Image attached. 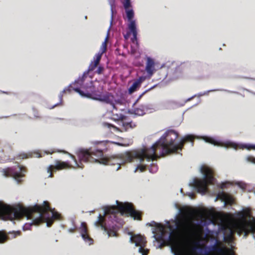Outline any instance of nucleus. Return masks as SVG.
<instances>
[{
  "label": "nucleus",
  "mask_w": 255,
  "mask_h": 255,
  "mask_svg": "<svg viewBox=\"0 0 255 255\" xmlns=\"http://www.w3.org/2000/svg\"><path fill=\"white\" fill-rule=\"evenodd\" d=\"M95 57L96 59L94 60V63H92L89 66V71L93 70L99 64L102 57V53H100V52H99L95 55Z\"/></svg>",
  "instance_id": "14"
},
{
  "label": "nucleus",
  "mask_w": 255,
  "mask_h": 255,
  "mask_svg": "<svg viewBox=\"0 0 255 255\" xmlns=\"http://www.w3.org/2000/svg\"><path fill=\"white\" fill-rule=\"evenodd\" d=\"M108 35L105 38V41L102 43V46L101 47V52L100 53H102V55L105 52L106 50V42L108 39Z\"/></svg>",
  "instance_id": "21"
},
{
  "label": "nucleus",
  "mask_w": 255,
  "mask_h": 255,
  "mask_svg": "<svg viewBox=\"0 0 255 255\" xmlns=\"http://www.w3.org/2000/svg\"><path fill=\"white\" fill-rule=\"evenodd\" d=\"M129 242L132 246V249L137 255H147L149 250L145 248L146 241L145 238L138 234L128 233Z\"/></svg>",
  "instance_id": "5"
},
{
  "label": "nucleus",
  "mask_w": 255,
  "mask_h": 255,
  "mask_svg": "<svg viewBox=\"0 0 255 255\" xmlns=\"http://www.w3.org/2000/svg\"><path fill=\"white\" fill-rule=\"evenodd\" d=\"M238 186L240 188H241L242 189H244L245 187H246V184L244 182H238L237 183H236Z\"/></svg>",
  "instance_id": "26"
},
{
  "label": "nucleus",
  "mask_w": 255,
  "mask_h": 255,
  "mask_svg": "<svg viewBox=\"0 0 255 255\" xmlns=\"http://www.w3.org/2000/svg\"><path fill=\"white\" fill-rule=\"evenodd\" d=\"M62 96H63V94L60 93L59 95V99H60V102L62 100Z\"/></svg>",
  "instance_id": "33"
},
{
  "label": "nucleus",
  "mask_w": 255,
  "mask_h": 255,
  "mask_svg": "<svg viewBox=\"0 0 255 255\" xmlns=\"http://www.w3.org/2000/svg\"><path fill=\"white\" fill-rule=\"evenodd\" d=\"M90 87H92L93 88L94 87V86H93V82L91 81V86H90Z\"/></svg>",
  "instance_id": "39"
},
{
  "label": "nucleus",
  "mask_w": 255,
  "mask_h": 255,
  "mask_svg": "<svg viewBox=\"0 0 255 255\" xmlns=\"http://www.w3.org/2000/svg\"><path fill=\"white\" fill-rule=\"evenodd\" d=\"M123 5L125 10L130 9V7L131 6L130 0H125L123 2Z\"/></svg>",
  "instance_id": "20"
},
{
  "label": "nucleus",
  "mask_w": 255,
  "mask_h": 255,
  "mask_svg": "<svg viewBox=\"0 0 255 255\" xmlns=\"http://www.w3.org/2000/svg\"><path fill=\"white\" fill-rule=\"evenodd\" d=\"M200 138L203 139L206 142L212 144L214 146L223 147L225 148H232L235 149L240 148L242 149H246L249 150L251 149L255 150V144H254L236 143L231 140L223 141L206 136H202Z\"/></svg>",
  "instance_id": "4"
},
{
  "label": "nucleus",
  "mask_w": 255,
  "mask_h": 255,
  "mask_svg": "<svg viewBox=\"0 0 255 255\" xmlns=\"http://www.w3.org/2000/svg\"><path fill=\"white\" fill-rule=\"evenodd\" d=\"M85 73L83 74V75L81 77H79V78L78 79V81L81 80V82L83 83L85 80Z\"/></svg>",
  "instance_id": "28"
},
{
  "label": "nucleus",
  "mask_w": 255,
  "mask_h": 255,
  "mask_svg": "<svg viewBox=\"0 0 255 255\" xmlns=\"http://www.w3.org/2000/svg\"><path fill=\"white\" fill-rule=\"evenodd\" d=\"M218 200H220L223 202L224 206H225L227 204H232L234 203V199L233 197L223 191L219 192L218 193L216 197L215 198L214 201H217Z\"/></svg>",
  "instance_id": "11"
},
{
  "label": "nucleus",
  "mask_w": 255,
  "mask_h": 255,
  "mask_svg": "<svg viewBox=\"0 0 255 255\" xmlns=\"http://www.w3.org/2000/svg\"><path fill=\"white\" fill-rule=\"evenodd\" d=\"M118 145H123L122 144H121V143H116Z\"/></svg>",
  "instance_id": "40"
},
{
  "label": "nucleus",
  "mask_w": 255,
  "mask_h": 255,
  "mask_svg": "<svg viewBox=\"0 0 255 255\" xmlns=\"http://www.w3.org/2000/svg\"><path fill=\"white\" fill-rule=\"evenodd\" d=\"M103 126L105 127H107L108 128H113L116 131H119V128L116 127L115 126H114V125L111 124H109V123H103Z\"/></svg>",
  "instance_id": "22"
},
{
  "label": "nucleus",
  "mask_w": 255,
  "mask_h": 255,
  "mask_svg": "<svg viewBox=\"0 0 255 255\" xmlns=\"http://www.w3.org/2000/svg\"><path fill=\"white\" fill-rule=\"evenodd\" d=\"M178 133L174 130H169L165 132L162 136L149 148L144 147L138 150L125 153L111 156L110 158L102 157L103 152L100 150L90 151L89 149H81L77 152V155L80 160L87 162L94 161L104 165H115L118 167V171L122 165L127 162H135L136 167L134 171L139 170L143 171L147 163L156 160L160 156H164L171 153H177L181 150L185 142L190 141L193 146V140L197 136L192 134H187L182 137L176 143L175 140L178 137Z\"/></svg>",
  "instance_id": "1"
},
{
  "label": "nucleus",
  "mask_w": 255,
  "mask_h": 255,
  "mask_svg": "<svg viewBox=\"0 0 255 255\" xmlns=\"http://www.w3.org/2000/svg\"><path fill=\"white\" fill-rule=\"evenodd\" d=\"M126 13L127 18H128V20L129 21L128 24H130L131 23V22H134V26H136L135 21L134 20L132 19V18L134 16V11H133V9L131 8V9H129L128 10H126Z\"/></svg>",
  "instance_id": "16"
},
{
  "label": "nucleus",
  "mask_w": 255,
  "mask_h": 255,
  "mask_svg": "<svg viewBox=\"0 0 255 255\" xmlns=\"http://www.w3.org/2000/svg\"><path fill=\"white\" fill-rule=\"evenodd\" d=\"M57 105V104H56V105H54V106H53L52 108H53L54 107H56V106Z\"/></svg>",
  "instance_id": "43"
},
{
  "label": "nucleus",
  "mask_w": 255,
  "mask_h": 255,
  "mask_svg": "<svg viewBox=\"0 0 255 255\" xmlns=\"http://www.w3.org/2000/svg\"><path fill=\"white\" fill-rule=\"evenodd\" d=\"M117 208L114 206H108L105 210V214H115L120 212L121 215H126L132 217L134 220H139L140 218V212L134 210L132 205L128 203H123L116 201Z\"/></svg>",
  "instance_id": "3"
},
{
  "label": "nucleus",
  "mask_w": 255,
  "mask_h": 255,
  "mask_svg": "<svg viewBox=\"0 0 255 255\" xmlns=\"http://www.w3.org/2000/svg\"><path fill=\"white\" fill-rule=\"evenodd\" d=\"M55 152L54 150H52V151H46V153L47 154H48V153H50V154H51L52 153H53V152Z\"/></svg>",
  "instance_id": "35"
},
{
  "label": "nucleus",
  "mask_w": 255,
  "mask_h": 255,
  "mask_svg": "<svg viewBox=\"0 0 255 255\" xmlns=\"http://www.w3.org/2000/svg\"><path fill=\"white\" fill-rule=\"evenodd\" d=\"M128 35H129V34H128L127 35H125L124 37L126 39H128Z\"/></svg>",
  "instance_id": "37"
},
{
  "label": "nucleus",
  "mask_w": 255,
  "mask_h": 255,
  "mask_svg": "<svg viewBox=\"0 0 255 255\" xmlns=\"http://www.w3.org/2000/svg\"><path fill=\"white\" fill-rule=\"evenodd\" d=\"M144 79V78L140 77L139 79L135 81L128 88V90L129 93L131 94L134 92L136 90V88L139 86Z\"/></svg>",
  "instance_id": "13"
},
{
  "label": "nucleus",
  "mask_w": 255,
  "mask_h": 255,
  "mask_svg": "<svg viewBox=\"0 0 255 255\" xmlns=\"http://www.w3.org/2000/svg\"><path fill=\"white\" fill-rule=\"evenodd\" d=\"M70 167L68 164L65 162L56 160L55 162L54 165H50L47 168V172L49 173L48 177H52V171L60 170L66 167Z\"/></svg>",
  "instance_id": "10"
},
{
  "label": "nucleus",
  "mask_w": 255,
  "mask_h": 255,
  "mask_svg": "<svg viewBox=\"0 0 255 255\" xmlns=\"http://www.w3.org/2000/svg\"><path fill=\"white\" fill-rule=\"evenodd\" d=\"M1 172L3 176L12 177L17 183H19L21 181V178L24 177L26 171L22 166L18 165L15 169L7 168L2 169Z\"/></svg>",
  "instance_id": "7"
},
{
  "label": "nucleus",
  "mask_w": 255,
  "mask_h": 255,
  "mask_svg": "<svg viewBox=\"0 0 255 255\" xmlns=\"http://www.w3.org/2000/svg\"><path fill=\"white\" fill-rule=\"evenodd\" d=\"M94 226L97 228H100L107 233L108 237H117V233L115 231L112 230H108L105 223L104 218L99 214L97 220L94 222Z\"/></svg>",
  "instance_id": "9"
},
{
  "label": "nucleus",
  "mask_w": 255,
  "mask_h": 255,
  "mask_svg": "<svg viewBox=\"0 0 255 255\" xmlns=\"http://www.w3.org/2000/svg\"><path fill=\"white\" fill-rule=\"evenodd\" d=\"M194 96H193L192 97H191V98H189L187 101H190L193 97H194Z\"/></svg>",
  "instance_id": "41"
},
{
  "label": "nucleus",
  "mask_w": 255,
  "mask_h": 255,
  "mask_svg": "<svg viewBox=\"0 0 255 255\" xmlns=\"http://www.w3.org/2000/svg\"><path fill=\"white\" fill-rule=\"evenodd\" d=\"M68 91L70 90L69 87L65 88L63 91H62L61 92V93L63 94L66 91H68Z\"/></svg>",
  "instance_id": "32"
},
{
  "label": "nucleus",
  "mask_w": 255,
  "mask_h": 255,
  "mask_svg": "<svg viewBox=\"0 0 255 255\" xmlns=\"http://www.w3.org/2000/svg\"><path fill=\"white\" fill-rule=\"evenodd\" d=\"M58 152H62L65 154H68L74 161V163H75V166H73L72 167V168H75L76 167H79V168H82L80 165H79L77 162V160L76 159V158H75V157L74 156V155H73L72 154H71V153L66 151H58Z\"/></svg>",
  "instance_id": "18"
},
{
  "label": "nucleus",
  "mask_w": 255,
  "mask_h": 255,
  "mask_svg": "<svg viewBox=\"0 0 255 255\" xmlns=\"http://www.w3.org/2000/svg\"><path fill=\"white\" fill-rule=\"evenodd\" d=\"M186 195L189 196L191 199H193L194 193L192 192H188Z\"/></svg>",
  "instance_id": "29"
},
{
  "label": "nucleus",
  "mask_w": 255,
  "mask_h": 255,
  "mask_svg": "<svg viewBox=\"0 0 255 255\" xmlns=\"http://www.w3.org/2000/svg\"><path fill=\"white\" fill-rule=\"evenodd\" d=\"M154 62L151 58L148 57L146 63L145 70L149 76H151L153 74L154 68Z\"/></svg>",
  "instance_id": "12"
},
{
  "label": "nucleus",
  "mask_w": 255,
  "mask_h": 255,
  "mask_svg": "<svg viewBox=\"0 0 255 255\" xmlns=\"http://www.w3.org/2000/svg\"><path fill=\"white\" fill-rule=\"evenodd\" d=\"M206 93H204L203 94H200V96H202V95H204V94H206Z\"/></svg>",
  "instance_id": "42"
},
{
  "label": "nucleus",
  "mask_w": 255,
  "mask_h": 255,
  "mask_svg": "<svg viewBox=\"0 0 255 255\" xmlns=\"http://www.w3.org/2000/svg\"><path fill=\"white\" fill-rule=\"evenodd\" d=\"M8 235H9L10 236H8V239H14L16 238L17 236H20L21 232L19 231H10L7 233Z\"/></svg>",
  "instance_id": "19"
},
{
  "label": "nucleus",
  "mask_w": 255,
  "mask_h": 255,
  "mask_svg": "<svg viewBox=\"0 0 255 255\" xmlns=\"http://www.w3.org/2000/svg\"><path fill=\"white\" fill-rule=\"evenodd\" d=\"M133 114L137 116H142L144 113L142 110L137 108L134 110Z\"/></svg>",
  "instance_id": "23"
},
{
  "label": "nucleus",
  "mask_w": 255,
  "mask_h": 255,
  "mask_svg": "<svg viewBox=\"0 0 255 255\" xmlns=\"http://www.w3.org/2000/svg\"><path fill=\"white\" fill-rule=\"evenodd\" d=\"M78 230L82 239L86 245L91 246L93 244L94 240L88 233V228L85 222H81Z\"/></svg>",
  "instance_id": "8"
},
{
  "label": "nucleus",
  "mask_w": 255,
  "mask_h": 255,
  "mask_svg": "<svg viewBox=\"0 0 255 255\" xmlns=\"http://www.w3.org/2000/svg\"><path fill=\"white\" fill-rule=\"evenodd\" d=\"M180 193H181L183 195H184V194H183V190H182V188H181V189H180Z\"/></svg>",
  "instance_id": "38"
},
{
  "label": "nucleus",
  "mask_w": 255,
  "mask_h": 255,
  "mask_svg": "<svg viewBox=\"0 0 255 255\" xmlns=\"http://www.w3.org/2000/svg\"><path fill=\"white\" fill-rule=\"evenodd\" d=\"M226 183H223L221 185V188H224V186H225Z\"/></svg>",
  "instance_id": "36"
},
{
  "label": "nucleus",
  "mask_w": 255,
  "mask_h": 255,
  "mask_svg": "<svg viewBox=\"0 0 255 255\" xmlns=\"http://www.w3.org/2000/svg\"><path fill=\"white\" fill-rule=\"evenodd\" d=\"M123 126L125 128L129 126L130 128H132L135 126V125L132 124L131 122H124L123 123Z\"/></svg>",
  "instance_id": "24"
},
{
  "label": "nucleus",
  "mask_w": 255,
  "mask_h": 255,
  "mask_svg": "<svg viewBox=\"0 0 255 255\" xmlns=\"http://www.w3.org/2000/svg\"><path fill=\"white\" fill-rule=\"evenodd\" d=\"M199 171L202 174V179L194 178L190 181L188 185L198 193L204 195L208 191V185L213 183L214 178L212 170L208 166L202 165Z\"/></svg>",
  "instance_id": "2"
},
{
  "label": "nucleus",
  "mask_w": 255,
  "mask_h": 255,
  "mask_svg": "<svg viewBox=\"0 0 255 255\" xmlns=\"http://www.w3.org/2000/svg\"><path fill=\"white\" fill-rule=\"evenodd\" d=\"M245 159L248 162L255 164V157L251 156H247L246 157Z\"/></svg>",
  "instance_id": "25"
},
{
  "label": "nucleus",
  "mask_w": 255,
  "mask_h": 255,
  "mask_svg": "<svg viewBox=\"0 0 255 255\" xmlns=\"http://www.w3.org/2000/svg\"><path fill=\"white\" fill-rule=\"evenodd\" d=\"M62 96H63V94L60 93L59 95V99H60V102L62 100Z\"/></svg>",
  "instance_id": "34"
},
{
  "label": "nucleus",
  "mask_w": 255,
  "mask_h": 255,
  "mask_svg": "<svg viewBox=\"0 0 255 255\" xmlns=\"http://www.w3.org/2000/svg\"><path fill=\"white\" fill-rule=\"evenodd\" d=\"M103 68L102 67H99L97 69V73L98 74H100L102 73V72H103Z\"/></svg>",
  "instance_id": "27"
},
{
  "label": "nucleus",
  "mask_w": 255,
  "mask_h": 255,
  "mask_svg": "<svg viewBox=\"0 0 255 255\" xmlns=\"http://www.w3.org/2000/svg\"><path fill=\"white\" fill-rule=\"evenodd\" d=\"M74 90L82 97L109 104L112 105L114 109H116V107L113 103V96L110 93H107L103 94L101 92H96V91H92L91 93H84L79 88H74Z\"/></svg>",
  "instance_id": "6"
},
{
  "label": "nucleus",
  "mask_w": 255,
  "mask_h": 255,
  "mask_svg": "<svg viewBox=\"0 0 255 255\" xmlns=\"http://www.w3.org/2000/svg\"><path fill=\"white\" fill-rule=\"evenodd\" d=\"M74 231H75V228H74L69 229L68 230V232L70 233H74Z\"/></svg>",
  "instance_id": "31"
},
{
  "label": "nucleus",
  "mask_w": 255,
  "mask_h": 255,
  "mask_svg": "<svg viewBox=\"0 0 255 255\" xmlns=\"http://www.w3.org/2000/svg\"><path fill=\"white\" fill-rule=\"evenodd\" d=\"M32 156L35 157H40V154L39 153L36 152V153H34V155Z\"/></svg>",
  "instance_id": "30"
},
{
  "label": "nucleus",
  "mask_w": 255,
  "mask_h": 255,
  "mask_svg": "<svg viewBox=\"0 0 255 255\" xmlns=\"http://www.w3.org/2000/svg\"><path fill=\"white\" fill-rule=\"evenodd\" d=\"M7 240H8L7 233L3 231H0V244L4 243Z\"/></svg>",
  "instance_id": "17"
},
{
  "label": "nucleus",
  "mask_w": 255,
  "mask_h": 255,
  "mask_svg": "<svg viewBox=\"0 0 255 255\" xmlns=\"http://www.w3.org/2000/svg\"><path fill=\"white\" fill-rule=\"evenodd\" d=\"M85 19H87V16H85Z\"/></svg>",
  "instance_id": "44"
},
{
  "label": "nucleus",
  "mask_w": 255,
  "mask_h": 255,
  "mask_svg": "<svg viewBox=\"0 0 255 255\" xmlns=\"http://www.w3.org/2000/svg\"><path fill=\"white\" fill-rule=\"evenodd\" d=\"M128 28L133 36L132 40L133 41V40H136L137 38V31L136 26H134V22H131L130 24H128Z\"/></svg>",
  "instance_id": "15"
}]
</instances>
